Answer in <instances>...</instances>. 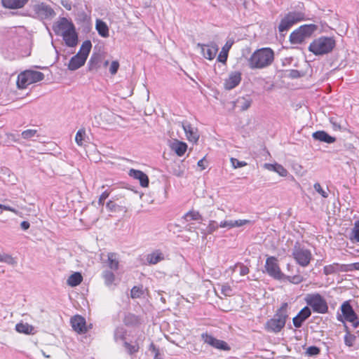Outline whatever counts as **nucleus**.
<instances>
[{
    "instance_id": "64",
    "label": "nucleus",
    "mask_w": 359,
    "mask_h": 359,
    "mask_svg": "<svg viewBox=\"0 0 359 359\" xmlns=\"http://www.w3.org/2000/svg\"><path fill=\"white\" fill-rule=\"evenodd\" d=\"M61 4L67 11L72 10V4L69 3L68 1L62 0Z\"/></svg>"
},
{
    "instance_id": "28",
    "label": "nucleus",
    "mask_w": 359,
    "mask_h": 359,
    "mask_svg": "<svg viewBox=\"0 0 359 359\" xmlns=\"http://www.w3.org/2000/svg\"><path fill=\"white\" fill-rule=\"evenodd\" d=\"M15 330L19 333H22L25 334H34V327L28 324V323H20L16 324L15 325Z\"/></svg>"
},
{
    "instance_id": "59",
    "label": "nucleus",
    "mask_w": 359,
    "mask_h": 359,
    "mask_svg": "<svg viewBox=\"0 0 359 359\" xmlns=\"http://www.w3.org/2000/svg\"><path fill=\"white\" fill-rule=\"evenodd\" d=\"M302 74L300 73L299 70L297 69H291L289 72V76L292 79H298L300 78Z\"/></svg>"
},
{
    "instance_id": "37",
    "label": "nucleus",
    "mask_w": 359,
    "mask_h": 359,
    "mask_svg": "<svg viewBox=\"0 0 359 359\" xmlns=\"http://www.w3.org/2000/svg\"><path fill=\"white\" fill-rule=\"evenodd\" d=\"M252 104V100L250 97H239L236 101V106L240 108L241 111L247 110Z\"/></svg>"
},
{
    "instance_id": "34",
    "label": "nucleus",
    "mask_w": 359,
    "mask_h": 359,
    "mask_svg": "<svg viewBox=\"0 0 359 359\" xmlns=\"http://www.w3.org/2000/svg\"><path fill=\"white\" fill-rule=\"evenodd\" d=\"M31 84L41 81L44 79V74L41 72L27 70Z\"/></svg>"
},
{
    "instance_id": "46",
    "label": "nucleus",
    "mask_w": 359,
    "mask_h": 359,
    "mask_svg": "<svg viewBox=\"0 0 359 359\" xmlns=\"http://www.w3.org/2000/svg\"><path fill=\"white\" fill-rule=\"evenodd\" d=\"M320 353V349L316 346H311L308 347L306 351V354L308 356H311V357L316 356V355H319Z\"/></svg>"
},
{
    "instance_id": "40",
    "label": "nucleus",
    "mask_w": 359,
    "mask_h": 359,
    "mask_svg": "<svg viewBox=\"0 0 359 359\" xmlns=\"http://www.w3.org/2000/svg\"><path fill=\"white\" fill-rule=\"evenodd\" d=\"M102 277L107 286L111 285L115 280V276L111 271L106 270L102 273Z\"/></svg>"
},
{
    "instance_id": "61",
    "label": "nucleus",
    "mask_w": 359,
    "mask_h": 359,
    "mask_svg": "<svg viewBox=\"0 0 359 359\" xmlns=\"http://www.w3.org/2000/svg\"><path fill=\"white\" fill-rule=\"evenodd\" d=\"M0 208L2 210H4L13 212L15 214H17V212H18V210H15V208L11 207V206H8V205H6L0 204Z\"/></svg>"
},
{
    "instance_id": "52",
    "label": "nucleus",
    "mask_w": 359,
    "mask_h": 359,
    "mask_svg": "<svg viewBox=\"0 0 359 359\" xmlns=\"http://www.w3.org/2000/svg\"><path fill=\"white\" fill-rule=\"evenodd\" d=\"M237 266L240 267L239 273H240L241 276H245V275H247L248 273H249V272H250L249 268L247 266H245L243 264L237 263L234 266V268H236Z\"/></svg>"
},
{
    "instance_id": "9",
    "label": "nucleus",
    "mask_w": 359,
    "mask_h": 359,
    "mask_svg": "<svg viewBox=\"0 0 359 359\" xmlns=\"http://www.w3.org/2000/svg\"><path fill=\"white\" fill-rule=\"evenodd\" d=\"M201 339L205 344H207L213 348L224 351L231 350V346L225 341L218 339L208 332L203 333L201 334Z\"/></svg>"
},
{
    "instance_id": "20",
    "label": "nucleus",
    "mask_w": 359,
    "mask_h": 359,
    "mask_svg": "<svg viewBox=\"0 0 359 359\" xmlns=\"http://www.w3.org/2000/svg\"><path fill=\"white\" fill-rule=\"evenodd\" d=\"M312 137L317 141L321 142H325L327 144L334 143L336 141V138L330 135L325 130H318L312 134Z\"/></svg>"
},
{
    "instance_id": "58",
    "label": "nucleus",
    "mask_w": 359,
    "mask_h": 359,
    "mask_svg": "<svg viewBox=\"0 0 359 359\" xmlns=\"http://www.w3.org/2000/svg\"><path fill=\"white\" fill-rule=\"evenodd\" d=\"M149 350L154 353L155 358L161 355L160 351H159L158 348H157L153 342H151L150 344Z\"/></svg>"
},
{
    "instance_id": "32",
    "label": "nucleus",
    "mask_w": 359,
    "mask_h": 359,
    "mask_svg": "<svg viewBox=\"0 0 359 359\" xmlns=\"http://www.w3.org/2000/svg\"><path fill=\"white\" fill-rule=\"evenodd\" d=\"M107 208L112 212H126L127 208L122 205L117 204L114 200H109L106 204Z\"/></svg>"
},
{
    "instance_id": "27",
    "label": "nucleus",
    "mask_w": 359,
    "mask_h": 359,
    "mask_svg": "<svg viewBox=\"0 0 359 359\" xmlns=\"http://www.w3.org/2000/svg\"><path fill=\"white\" fill-rule=\"evenodd\" d=\"M95 29L100 36L107 38L109 36V27L103 20L100 19L96 20Z\"/></svg>"
},
{
    "instance_id": "15",
    "label": "nucleus",
    "mask_w": 359,
    "mask_h": 359,
    "mask_svg": "<svg viewBox=\"0 0 359 359\" xmlns=\"http://www.w3.org/2000/svg\"><path fill=\"white\" fill-rule=\"evenodd\" d=\"M62 36L65 45L68 47L73 48L78 44L79 36L75 27L71 28L69 30H66L64 33H62Z\"/></svg>"
},
{
    "instance_id": "12",
    "label": "nucleus",
    "mask_w": 359,
    "mask_h": 359,
    "mask_svg": "<svg viewBox=\"0 0 359 359\" xmlns=\"http://www.w3.org/2000/svg\"><path fill=\"white\" fill-rule=\"evenodd\" d=\"M75 27L74 23L67 18L62 17L53 25V30L57 36H62L66 30H69Z\"/></svg>"
},
{
    "instance_id": "26",
    "label": "nucleus",
    "mask_w": 359,
    "mask_h": 359,
    "mask_svg": "<svg viewBox=\"0 0 359 359\" xmlns=\"http://www.w3.org/2000/svg\"><path fill=\"white\" fill-rule=\"evenodd\" d=\"M170 147L178 156H182L187 149V144L184 142L175 140L172 143Z\"/></svg>"
},
{
    "instance_id": "47",
    "label": "nucleus",
    "mask_w": 359,
    "mask_h": 359,
    "mask_svg": "<svg viewBox=\"0 0 359 359\" xmlns=\"http://www.w3.org/2000/svg\"><path fill=\"white\" fill-rule=\"evenodd\" d=\"M86 135V131L84 129H80L77 131L75 137V141L78 145H83V140Z\"/></svg>"
},
{
    "instance_id": "31",
    "label": "nucleus",
    "mask_w": 359,
    "mask_h": 359,
    "mask_svg": "<svg viewBox=\"0 0 359 359\" xmlns=\"http://www.w3.org/2000/svg\"><path fill=\"white\" fill-rule=\"evenodd\" d=\"M92 48V43L90 40H86L81 44L79 51L76 53L77 55L83 57L87 60L88 56Z\"/></svg>"
},
{
    "instance_id": "56",
    "label": "nucleus",
    "mask_w": 359,
    "mask_h": 359,
    "mask_svg": "<svg viewBox=\"0 0 359 359\" xmlns=\"http://www.w3.org/2000/svg\"><path fill=\"white\" fill-rule=\"evenodd\" d=\"M249 223H250V221L248 220V219L233 220V228L242 226L245 225Z\"/></svg>"
},
{
    "instance_id": "38",
    "label": "nucleus",
    "mask_w": 359,
    "mask_h": 359,
    "mask_svg": "<svg viewBox=\"0 0 359 359\" xmlns=\"http://www.w3.org/2000/svg\"><path fill=\"white\" fill-rule=\"evenodd\" d=\"M126 334V330L123 327H118L114 330V339L115 341H118V340H124Z\"/></svg>"
},
{
    "instance_id": "1",
    "label": "nucleus",
    "mask_w": 359,
    "mask_h": 359,
    "mask_svg": "<svg viewBox=\"0 0 359 359\" xmlns=\"http://www.w3.org/2000/svg\"><path fill=\"white\" fill-rule=\"evenodd\" d=\"M289 317L288 304L283 302L277 309L273 318L266 321L264 325L265 330L269 332L278 333L285 326Z\"/></svg>"
},
{
    "instance_id": "24",
    "label": "nucleus",
    "mask_w": 359,
    "mask_h": 359,
    "mask_svg": "<svg viewBox=\"0 0 359 359\" xmlns=\"http://www.w3.org/2000/svg\"><path fill=\"white\" fill-rule=\"evenodd\" d=\"M165 259L164 255L159 250H156L146 256V260L148 264H156Z\"/></svg>"
},
{
    "instance_id": "54",
    "label": "nucleus",
    "mask_w": 359,
    "mask_h": 359,
    "mask_svg": "<svg viewBox=\"0 0 359 359\" xmlns=\"http://www.w3.org/2000/svg\"><path fill=\"white\" fill-rule=\"evenodd\" d=\"M119 68V63L118 61L115 60L111 63L109 67V72L111 74L114 75L117 73Z\"/></svg>"
},
{
    "instance_id": "23",
    "label": "nucleus",
    "mask_w": 359,
    "mask_h": 359,
    "mask_svg": "<svg viewBox=\"0 0 359 359\" xmlns=\"http://www.w3.org/2000/svg\"><path fill=\"white\" fill-rule=\"evenodd\" d=\"M29 0H1L2 6L8 9L23 8Z\"/></svg>"
},
{
    "instance_id": "13",
    "label": "nucleus",
    "mask_w": 359,
    "mask_h": 359,
    "mask_svg": "<svg viewBox=\"0 0 359 359\" xmlns=\"http://www.w3.org/2000/svg\"><path fill=\"white\" fill-rule=\"evenodd\" d=\"M197 47L200 48L203 56L209 60H213L218 51V47L215 43L204 44L198 43Z\"/></svg>"
},
{
    "instance_id": "25",
    "label": "nucleus",
    "mask_w": 359,
    "mask_h": 359,
    "mask_svg": "<svg viewBox=\"0 0 359 359\" xmlns=\"http://www.w3.org/2000/svg\"><path fill=\"white\" fill-rule=\"evenodd\" d=\"M102 62V57L100 54L93 53L88 62V69L90 72L97 71L100 67V63Z\"/></svg>"
},
{
    "instance_id": "63",
    "label": "nucleus",
    "mask_w": 359,
    "mask_h": 359,
    "mask_svg": "<svg viewBox=\"0 0 359 359\" xmlns=\"http://www.w3.org/2000/svg\"><path fill=\"white\" fill-rule=\"evenodd\" d=\"M30 226V224L27 221H22L20 224V227L22 230L26 231L27 230Z\"/></svg>"
},
{
    "instance_id": "30",
    "label": "nucleus",
    "mask_w": 359,
    "mask_h": 359,
    "mask_svg": "<svg viewBox=\"0 0 359 359\" xmlns=\"http://www.w3.org/2000/svg\"><path fill=\"white\" fill-rule=\"evenodd\" d=\"M30 81L27 73V71H25L20 73L17 79V86L20 89L26 88L29 85H30Z\"/></svg>"
},
{
    "instance_id": "8",
    "label": "nucleus",
    "mask_w": 359,
    "mask_h": 359,
    "mask_svg": "<svg viewBox=\"0 0 359 359\" xmlns=\"http://www.w3.org/2000/svg\"><path fill=\"white\" fill-rule=\"evenodd\" d=\"M292 256L297 263L303 267L307 266L312 259L311 251L308 249L301 248L298 243H296L294 247Z\"/></svg>"
},
{
    "instance_id": "21",
    "label": "nucleus",
    "mask_w": 359,
    "mask_h": 359,
    "mask_svg": "<svg viewBox=\"0 0 359 359\" xmlns=\"http://www.w3.org/2000/svg\"><path fill=\"white\" fill-rule=\"evenodd\" d=\"M348 266L340 265L337 263L325 266L323 268V273L325 275H330L337 273L338 271H347Z\"/></svg>"
},
{
    "instance_id": "22",
    "label": "nucleus",
    "mask_w": 359,
    "mask_h": 359,
    "mask_svg": "<svg viewBox=\"0 0 359 359\" xmlns=\"http://www.w3.org/2000/svg\"><path fill=\"white\" fill-rule=\"evenodd\" d=\"M86 60L83 57L76 54L69 60L68 69L71 71H75L84 65Z\"/></svg>"
},
{
    "instance_id": "10",
    "label": "nucleus",
    "mask_w": 359,
    "mask_h": 359,
    "mask_svg": "<svg viewBox=\"0 0 359 359\" xmlns=\"http://www.w3.org/2000/svg\"><path fill=\"white\" fill-rule=\"evenodd\" d=\"M341 310L344 320L351 323L354 328H359V319L349 302H344L341 306Z\"/></svg>"
},
{
    "instance_id": "45",
    "label": "nucleus",
    "mask_w": 359,
    "mask_h": 359,
    "mask_svg": "<svg viewBox=\"0 0 359 359\" xmlns=\"http://www.w3.org/2000/svg\"><path fill=\"white\" fill-rule=\"evenodd\" d=\"M143 294L142 287L134 286L130 290V297L133 299L140 298Z\"/></svg>"
},
{
    "instance_id": "49",
    "label": "nucleus",
    "mask_w": 359,
    "mask_h": 359,
    "mask_svg": "<svg viewBox=\"0 0 359 359\" xmlns=\"http://www.w3.org/2000/svg\"><path fill=\"white\" fill-rule=\"evenodd\" d=\"M351 239H354L359 242V220L355 222L354 227L352 229V236H351Z\"/></svg>"
},
{
    "instance_id": "35",
    "label": "nucleus",
    "mask_w": 359,
    "mask_h": 359,
    "mask_svg": "<svg viewBox=\"0 0 359 359\" xmlns=\"http://www.w3.org/2000/svg\"><path fill=\"white\" fill-rule=\"evenodd\" d=\"M83 280L81 274L79 272H75L72 274L67 279V284L71 287H76L79 285Z\"/></svg>"
},
{
    "instance_id": "16",
    "label": "nucleus",
    "mask_w": 359,
    "mask_h": 359,
    "mask_svg": "<svg viewBox=\"0 0 359 359\" xmlns=\"http://www.w3.org/2000/svg\"><path fill=\"white\" fill-rule=\"evenodd\" d=\"M241 81V73L240 72H231L229 77L224 81V86L226 90H232Z\"/></svg>"
},
{
    "instance_id": "7",
    "label": "nucleus",
    "mask_w": 359,
    "mask_h": 359,
    "mask_svg": "<svg viewBox=\"0 0 359 359\" xmlns=\"http://www.w3.org/2000/svg\"><path fill=\"white\" fill-rule=\"evenodd\" d=\"M264 272L275 280H282L284 277V273L279 267L278 259L273 256H270L266 259Z\"/></svg>"
},
{
    "instance_id": "3",
    "label": "nucleus",
    "mask_w": 359,
    "mask_h": 359,
    "mask_svg": "<svg viewBox=\"0 0 359 359\" xmlns=\"http://www.w3.org/2000/svg\"><path fill=\"white\" fill-rule=\"evenodd\" d=\"M336 46L334 37L322 36L315 39L309 46V50L315 55H323L331 53Z\"/></svg>"
},
{
    "instance_id": "29",
    "label": "nucleus",
    "mask_w": 359,
    "mask_h": 359,
    "mask_svg": "<svg viewBox=\"0 0 359 359\" xmlns=\"http://www.w3.org/2000/svg\"><path fill=\"white\" fill-rule=\"evenodd\" d=\"M264 167L271 171H274L278 173L282 177H285L287 175V170L280 164L278 163H265Z\"/></svg>"
},
{
    "instance_id": "11",
    "label": "nucleus",
    "mask_w": 359,
    "mask_h": 359,
    "mask_svg": "<svg viewBox=\"0 0 359 359\" xmlns=\"http://www.w3.org/2000/svg\"><path fill=\"white\" fill-rule=\"evenodd\" d=\"M34 11L36 17L42 20H51L56 15L51 6L44 3L34 5Z\"/></svg>"
},
{
    "instance_id": "43",
    "label": "nucleus",
    "mask_w": 359,
    "mask_h": 359,
    "mask_svg": "<svg viewBox=\"0 0 359 359\" xmlns=\"http://www.w3.org/2000/svg\"><path fill=\"white\" fill-rule=\"evenodd\" d=\"M230 47H231V45H229L228 46L227 43L225 45L224 47H223L222 50L220 52V53L219 54V55L217 57V60L219 62H222V63H225L226 62L227 57H228V51H229V49L230 48Z\"/></svg>"
},
{
    "instance_id": "18",
    "label": "nucleus",
    "mask_w": 359,
    "mask_h": 359,
    "mask_svg": "<svg viewBox=\"0 0 359 359\" xmlns=\"http://www.w3.org/2000/svg\"><path fill=\"white\" fill-rule=\"evenodd\" d=\"M182 128L186 134L187 140L191 142H197L199 139V134L198 130L188 123L185 122L182 123Z\"/></svg>"
},
{
    "instance_id": "42",
    "label": "nucleus",
    "mask_w": 359,
    "mask_h": 359,
    "mask_svg": "<svg viewBox=\"0 0 359 359\" xmlns=\"http://www.w3.org/2000/svg\"><path fill=\"white\" fill-rule=\"evenodd\" d=\"M123 346L129 355H133L135 353H137L140 348L137 343H135V344H130L127 341H124Z\"/></svg>"
},
{
    "instance_id": "19",
    "label": "nucleus",
    "mask_w": 359,
    "mask_h": 359,
    "mask_svg": "<svg viewBox=\"0 0 359 359\" xmlns=\"http://www.w3.org/2000/svg\"><path fill=\"white\" fill-rule=\"evenodd\" d=\"M129 175L140 181V184L142 187H147L149 184V180L148 176L141 170L130 169L129 171Z\"/></svg>"
},
{
    "instance_id": "5",
    "label": "nucleus",
    "mask_w": 359,
    "mask_h": 359,
    "mask_svg": "<svg viewBox=\"0 0 359 359\" xmlns=\"http://www.w3.org/2000/svg\"><path fill=\"white\" fill-rule=\"evenodd\" d=\"M307 306L315 313L325 314L328 312L329 307L325 298L319 293L307 294L304 297Z\"/></svg>"
},
{
    "instance_id": "33",
    "label": "nucleus",
    "mask_w": 359,
    "mask_h": 359,
    "mask_svg": "<svg viewBox=\"0 0 359 359\" xmlns=\"http://www.w3.org/2000/svg\"><path fill=\"white\" fill-rule=\"evenodd\" d=\"M182 219H184L186 222H189L191 220L201 222L203 220V217L199 213L198 211L192 210L184 214V216L182 217Z\"/></svg>"
},
{
    "instance_id": "53",
    "label": "nucleus",
    "mask_w": 359,
    "mask_h": 359,
    "mask_svg": "<svg viewBox=\"0 0 359 359\" xmlns=\"http://www.w3.org/2000/svg\"><path fill=\"white\" fill-rule=\"evenodd\" d=\"M36 133V130H26L23 131L21 134L22 137L24 139H29L34 136V135Z\"/></svg>"
},
{
    "instance_id": "50",
    "label": "nucleus",
    "mask_w": 359,
    "mask_h": 359,
    "mask_svg": "<svg viewBox=\"0 0 359 359\" xmlns=\"http://www.w3.org/2000/svg\"><path fill=\"white\" fill-rule=\"evenodd\" d=\"M230 161L233 168H242L247 165V163L245 161H241L235 158H231Z\"/></svg>"
},
{
    "instance_id": "60",
    "label": "nucleus",
    "mask_w": 359,
    "mask_h": 359,
    "mask_svg": "<svg viewBox=\"0 0 359 359\" xmlns=\"http://www.w3.org/2000/svg\"><path fill=\"white\" fill-rule=\"evenodd\" d=\"M219 226L222 228L231 229L233 228V220L222 221L219 223Z\"/></svg>"
},
{
    "instance_id": "14",
    "label": "nucleus",
    "mask_w": 359,
    "mask_h": 359,
    "mask_svg": "<svg viewBox=\"0 0 359 359\" xmlns=\"http://www.w3.org/2000/svg\"><path fill=\"white\" fill-rule=\"evenodd\" d=\"M311 316V309L306 306L302 309L297 315L292 318L293 325L296 328H300L304 323Z\"/></svg>"
},
{
    "instance_id": "41",
    "label": "nucleus",
    "mask_w": 359,
    "mask_h": 359,
    "mask_svg": "<svg viewBox=\"0 0 359 359\" xmlns=\"http://www.w3.org/2000/svg\"><path fill=\"white\" fill-rule=\"evenodd\" d=\"M282 280H287L293 284H299L304 280V278L300 275H294L291 276L284 274V277H283Z\"/></svg>"
},
{
    "instance_id": "57",
    "label": "nucleus",
    "mask_w": 359,
    "mask_h": 359,
    "mask_svg": "<svg viewBox=\"0 0 359 359\" xmlns=\"http://www.w3.org/2000/svg\"><path fill=\"white\" fill-rule=\"evenodd\" d=\"M110 192L108 191H104L100 196L98 200V204L100 205H104V201L109 196Z\"/></svg>"
},
{
    "instance_id": "62",
    "label": "nucleus",
    "mask_w": 359,
    "mask_h": 359,
    "mask_svg": "<svg viewBox=\"0 0 359 359\" xmlns=\"http://www.w3.org/2000/svg\"><path fill=\"white\" fill-rule=\"evenodd\" d=\"M330 121L332 123V127L334 130H341V126L337 123L336 120L334 118H331Z\"/></svg>"
},
{
    "instance_id": "55",
    "label": "nucleus",
    "mask_w": 359,
    "mask_h": 359,
    "mask_svg": "<svg viewBox=\"0 0 359 359\" xmlns=\"http://www.w3.org/2000/svg\"><path fill=\"white\" fill-rule=\"evenodd\" d=\"M221 292L225 296H231L232 294V288L229 285H223L221 287Z\"/></svg>"
},
{
    "instance_id": "39",
    "label": "nucleus",
    "mask_w": 359,
    "mask_h": 359,
    "mask_svg": "<svg viewBox=\"0 0 359 359\" xmlns=\"http://www.w3.org/2000/svg\"><path fill=\"white\" fill-rule=\"evenodd\" d=\"M344 329L346 332V334L344 336V343L348 346H353V342L355 340V337L351 334L348 330V327L346 325H344Z\"/></svg>"
},
{
    "instance_id": "17",
    "label": "nucleus",
    "mask_w": 359,
    "mask_h": 359,
    "mask_svg": "<svg viewBox=\"0 0 359 359\" xmlns=\"http://www.w3.org/2000/svg\"><path fill=\"white\" fill-rule=\"evenodd\" d=\"M71 324L73 329L79 334H83L87 332L86 320L81 316L76 315L72 318Z\"/></svg>"
},
{
    "instance_id": "6",
    "label": "nucleus",
    "mask_w": 359,
    "mask_h": 359,
    "mask_svg": "<svg viewBox=\"0 0 359 359\" xmlns=\"http://www.w3.org/2000/svg\"><path fill=\"white\" fill-rule=\"evenodd\" d=\"M305 19V15L300 11H291L287 13L280 20L278 31L284 32L287 31L293 25Z\"/></svg>"
},
{
    "instance_id": "36",
    "label": "nucleus",
    "mask_w": 359,
    "mask_h": 359,
    "mask_svg": "<svg viewBox=\"0 0 359 359\" xmlns=\"http://www.w3.org/2000/svg\"><path fill=\"white\" fill-rule=\"evenodd\" d=\"M107 258L109 267L111 270H117L119 266L117 255L116 253L109 252L107 255Z\"/></svg>"
},
{
    "instance_id": "51",
    "label": "nucleus",
    "mask_w": 359,
    "mask_h": 359,
    "mask_svg": "<svg viewBox=\"0 0 359 359\" xmlns=\"http://www.w3.org/2000/svg\"><path fill=\"white\" fill-rule=\"evenodd\" d=\"M313 188L316 190V191H317L320 195H321L322 197H323V198L328 197L327 193L322 189L320 184L318 182H316L314 184Z\"/></svg>"
},
{
    "instance_id": "44",
    "label": "nucleus",
    "mask_w": 359,
    "mask_h": 359,
    "mask_svg": "<svg viewBox=\"0 0 359 359\" xmlns=\"http://www.w3.org/2000/svg\"><path fill=\"white\" fill-rule=\"evenodd\" d=\"M0 262L6 263L11 266H15L17 264L16 259L15 258H13L11 255H8V254H3L1 255Z\"/></svg>"
},
{
    "instance_id": "48",
    "label": "nucleus",
    "mask_w": 359,
    "mask_h": 359,
    "mask_svg": "<svg viewBox=\"0 0 359 359\" xmlns=\"http://www.w3.org/2000/svg\"><path fill=\"white\" fill-rule=\"evenodd\" d=\"M218 226H219L217 224L216 221H214V220L210 221L209 224L208 225V226L206 228V230H205L206 232L205 233V234L212 233L214 231H215L218 229Z\"/></svg>"
},
{
    "instance_id": "4",
    "label": "nucleus",
    "mask_w": 359,
    "mask_h": 359,
    "mask_svg": "<svg viewBox=\"0 0 359 359\" xmlns=\"http://www.w3.org/2000/svg\"><path fill=\"white\" fill-rule=\"evenodd\" d=\"M318 27L314 24H306L294 30L290 35L292 44H301L309 39L317 31Z\"/></svg>"
},
{
    "instance_id": "2",
    "label": "nucleus",
    "mask_w": 359,
    "mask_h": 359,
    "mask_svg": "<svg viewBox=\"0 0 359 359\" xmlns=\"http://www.w3.org/2000/svg\"><path fill=\"white\" fill-rule=\"evenodd\" d=\"M274 60V52L270 48H262L255 50L248 60L250 69H263L271 65Z\"/></svg>"
}]
</instances>
